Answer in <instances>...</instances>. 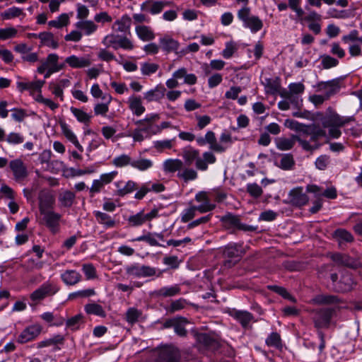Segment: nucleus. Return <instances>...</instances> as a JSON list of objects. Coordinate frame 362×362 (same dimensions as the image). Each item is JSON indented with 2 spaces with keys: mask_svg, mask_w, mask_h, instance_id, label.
<instances>
[{
  "mask_svg": "<svg viewBox=\"0 0 362 362\" xmlns=\"http://www.w3.org/2000/svg\"><path fill=\"white\" fill-rule=\"evenodd\" d=\"M135 32L138 37L142 41H151L155 38L153 30L147 25H137Z\"/></svg>",
  "mask_w": 362,
  "mask_h": 362,
  "instance_id": "obj_32",
  "label": "nucleus"
},
{
  "mask_svg": "<svg viewBox=\"0 0 362 362\" xmlns=\"http://www.w3.org/2000/svg\"><path fill=\"white\" fill-rule=\"evenodd\" d=\"M160 47L162 50L168 54L170 52L177 53L180 42L169 35H165L159 39Z\"/></svg>",
  "mask_w": 362,
  "mask_h": 362,
  "instance_id": "obj_24",
  "label": "nucleus"
},
{
  "mask_svg": "<svg viewBox=\"0 0 362 362\" xmlns=\"http://www.w3.org/2000/svg\"><path fill=\"white\" fill-rule=\"evenodd\" d=\"M131 25L132 18L126 14L113 23L112 29L117 32L125 33L130 28Z\"/></svg>",
  "mask_w": 362,
  "mask_h": 362,
  "instance_id": "obj_33",
  "label": "nucleus"
},
{
  "mask_svg": "<svg viewBox=\"0 0 362 362\" xmlns=\"http://www.w3.org/2000/svg\"><path fill=\"white\" fill-rule=\"evenodd\" d=\"M159 69V65L155 63L145 62L141 64V71L143 75L149 76L156 73Z\"/></svg>",
  "mask_w": 362,
  "mask_h": 362,
  "instance_id": "obj_64",
  "label": "nucleus"
},
{
  "mask_svg": "<svg viewBox=\"0 0 362 362\" xmlns=\"http://www.w3.org/2000/svg\"><path fill=\"white\" fill-rule=\"evenodd\" d=\"M288 204L296 207H301L309 201V198L305 193L303 192L302 187H297L292 189L288 193Z\"/></svg>",
  "mask_w": 362,
  "mask_h": 362,
  "instance_id": "obj_16",
  "label": "nucleus"
},
{
  "mask_svg": "<svg viewBox=\"0 0 362 362\" xmlns=\"http://www.w3.org/2000/svg\"><path fill=\"white\" fill-rule=\"evenodd\" d=\"M39 39L42 45L57 49L59 47V42L54 35L50 32H42L39 33Z\"/></svg>",
  "mask_w": 362,
  "mask_h": 362,
  "instance_id": "obj_34",
  "label": "nucleus"
},
{
  "mask_svg": "<svg viewBox=\"0 0 362 362\" xmlns=\"http://www.w3.org/2000/svg\"><path fill=\"white\" fill-rule=\"evenodd\" d=\"M129 107L132 112L136 115L140 116L145 112V107L142 105L141 99L138 96H131L128 100Z\"/></svg>",
  "mask_w": 362,
  "mask_h": 362,
  "instance_id": "obj_35",
  "label": "nucleus"
},
{
  "mask_svg": "<svg viewBox=\"0 0 362 362\" xmlns=\"http://www.w3.org/2000/svg\"><path fill=\"white\" fill-rule=\"evenodd\" d=\"M42 329V326L38 323L30 325L23 329L16 341L21 344L33 341L40 335Z\"/></svg>",
  "mask_w": 362,
  "mask_h": 362,
  "instance_id": "obj_8",
  "label": "nucleus"
},
{
  "mask_svg": "<svg viewBox=\"0 0 362 362\" xmlns=\"http://www.w3.org/2000/svg\"><path fill=\"white\" fill-rule=\"evenodd\" d=\"M40 214L42 216L40 223L45 226L52 234L58 233L60 230L61 214L53 210Z\"/></svg>",
  "mask_w": 362,
  "mask_h": 362,
  "instance_id": "obj_7",
  "label": "nucleus"
},
{
  "mask_svg": "<svg viewBox=\"0 0 362 362\" xmlns=\"http://www.w3.org/2000/svg\"><path fill=\"white\" fill-rule=\"evenodd\" d=\"M71 112L76 117L78 122L84 124H88L90 122L91 116L82 110L71 107Z\"/></svg>",
  "mask_w": 362,
  "mask_h": 362,
  "instance_id": "obj_55",
  "label": "nucleus"
},
{
  "mask_svg": "<svg viewBox=\"0 0 362 362\" xmlns=\"http://www.w3.org/2000/svg\"><path fill=\"white\" fill-rule=\"evenodd\" d=\"M81 275L76 270L68 269L61 274L62 281L67 286H74L81 280Z\"/></svg>",
  "mask_w": 362,
  "mask_h": 362,
  "instance_id": "obj_27",
  "label": "nucleus"
},
{
  "mask_svg": "<svg viewBox=\"0 0 362 362\" xmlns=\"http://www.w3.org/2000/svg\"><path fill=\"white\" fill-rule=\"evenodd\" d=\"M65 62L74 69L88 67L91 64V61L88 57H78L76 55L66 57Z\"/></svg>",
  "mask_w": 362,
  "mask_h": 362,
  "instance_id": "obj_26",
  "label": "nucleus"
},
{
  "mask_svg": "<svg viewBox=\"0 0 362 362\" xmlns=\"http://www.w3.org/2000/svg\"><path fill=\"white\" fill-rule=\"evenodd\" d=\"M182 158L188 165L195 161L196 168L202 171L206 170L209 164H214L216 161V158L212 152L206 151L203 153L202 157H200L199 151L192 147L183 149Z\"/></svg>",
  "mask_w": 362,
  "mask_h": 362,
  "instance_id": "obj_1",
  "label": "nucleus"
},
{
  "mask_svg": "<svg viewBox=\"0 0 362 362\" xmlns=\"http://www.w3.org/2000/svg\"><path fill=\"white\" fill-rule=\"evenodd\" d=\"M94 214L97 221L100 224L104 225L106 228L115 226L116 221L107 214L99 211H95Z\"/></svg>",
  "mask_w": 362,
  "mask_h": 362,
  "instance_id": "obj_39",
  "label": "nucleus"
},
{
  "mask_svg": "<svg viewBox=\"0 0 362 362\" xmlns=\"http://www.w3.org/2000/svg\"><path fill=\"white\" fill-rule=\"evenodd\" d=\"M187 305V300L182 298L173 300L169 306L166 308V310L170 313H174L177 311L181 310Z\"/></svg>",
  "mask_w": 362,
  "mask_h": 362,
  "instance_id": "obj_48",
  "label": "nucleus"
},
{
  "mask_svg": "<svg viewBox=\"0 0 362 362\" xmlns=\"http://www.w3.org/2000/svg\"><path fill=\"white\" fill-rule=\"evenodd\" d=\"M295 165L293 156L291 153L284 154L280 160V168L283 170H291Z\"/></svg>",
  "mask_w": 362,
  "mask_h": 362,
  "instance_id": "obj_56",
  "label": "nucleus"
},
{
  "mask_svg": "<svg viewBox=\"0 0 362 362\" xmlns=\"http://www.w3.org/2000/svg\"><path fill=\"white\" fill-rule=\"evenodd\" d=\"M59 290V288L54 284H44L31 293L30 298L33 300H40L45 298L47 296L55 294Z\"/></svg>",
  "mask_w": 362,
  "mask_h": 362,
  "instance_id": "obj_18",
  "label": "nucleus"
},
{
  "mask_svg": "<svg viewBox=\"0 0 362 362\" xmlns=\"http://www.w3.org/2000/svg\"><path fill=\"white\" fill-rule=\"evenodd\" d=\"M115 185L117 188V194L120 197H124L138 189L137 184L132 180H129L124 185L122 181L117 182Z\"/></svg>",
  "mask_w": 362,
  "mask_h": 362,
  "instance_id": "obj_29",
  "label": "nucleus"
},
{
  "mask_svg": "<svg viewBox=\"0 0 362 362\" xmlns=\"http://www.w3.org/2000/svg\"><path fill=\"white\" fill-rule=\"evenodd\" d=\"M351 120V118H344L341 117L337 113L331 114L330 115L325 117L322 120V124L324 128L331 127H343L346 124L349 123Z\"/></svg>",
  "mask_w": 362,
  "mask_h": 362,
  "instance_id": "obj_20",
  "label": "nucleus"
},
{
  "mask_svg": "<svg viewBox=\"0 0 362 362\" xmlns=\"http://www.w3.org/2000/svg\"><path fill=\"white\" fill-rule=\"evenodd\" d=\"M238 18L243 22L245 28H249L252 33H255L259 31L263 27V22L256 16L250 15V8L243 7L238 12Z\"/></svg>",
  "mask_w": 362,
  "mask_h": 362,
  "instance_id": "obj_4",
  "label": "nucleus"
},
{
  "mask_svg": "<svg viewBox=\"0 0 362 362\" xmlns=\"http://www.w3.org/2000/svg\"><path fill=\"white\" fill-rule=\"evenodd\" d=\"M166 91L163 86L158 85L154 89L150 90L144 93V99L148 102L159 101L165 96Z\"/></svg>",
  "mask_w": 362,
  "mask_h": 362,
  "instance_id": "obj_30",
  "label": "nucleus"
},
{
  "mask_svg": "<svg viewBox=\"0 0 362 362\" xmlns=\"http://www.w3.org/2000/svg\"><path fill=\"white\" fill-rule=\"evenodd\" d=\"M264 86L267 89V92L271 94L276 93L280 88L278 79L273 80L272 78H266Z\"/></svg>",
  "mask_w": 362,
  "mask_h": 362,
  "instance_id": "obj_63",
  "label": "nucleus"
},
{
  "mask_svg": "<svg viewBox=\"0 0 362 362\" xmlns=\"http://www.w3.org/2000/svg\"><path fill=\"white\" fill-rule=\"evenodd\" d=\"M288 7L296 13V18L303 21V16L304 15V11L300 7L301 0H288Z\"/></svg>",
  "mask_w": 362,
  "mask_h": 362,
  "instance_id": "obj_53",
  "label": "nucleus"
},
{
  "mask_svg": "<svg viewBox=\"0 0 362 362\" xmlns=\"http://www.w3.org/2000/svg\"><path fill=\"white\" fill-rule=\"evenodd\" d=\"M267 288L269 290L280 295L284 298L288 299L293 303L296 302V298L292 296L285 288L276 285H269Z\"/></svg>",
  "mask_w": 362,
  "mask_h": 362,
  "instance_id": "obj_49",
  "label": "nucleus"
},
{
  "mask_svg": "<svg viewBox=\"0 0 362 362\" xmlns=\"http://www.w3.org/2000/svg\"><path fill=\"white\" fill-rule=\"evenodd\" d=\"M9 168L16 182H23L28 175L27 167L20 158L11 160L9 162Z\"/></svg>",
  "mask_w": 362,
  "mask_h": 362,
  "instance_id": "obj_14",
  "label": "nucleus"
},
{
  "mask_svg": "<svg viewBox=\"0 0 362 362\" xmlns=\"http://www.w3.org/2000/svg\"><path fill=\"white\" fill-rule=\"evenodd\" d=\"M75 198L76 195L73 192L66 190L59 195L58 199L62 206L69 208L74 203Z\"/></svg>",
  "mask_w": 362,
  "mask_h": 362,
  "instance_id": "obj_40",
  "label": "nucleus"
},
{
  "mask_svg": "<svg viewBox=\"0 0 362 362\" xmlns=\"http://www.w3.org/2000/svg\"><path fill=\"white\" fill-rule=\"evenodd\" d=\"M266 344L269 347H274L276 349H281L283 344L281 336L279 333L272 332L266 339Z\"/></svg>",
  "mask_w": 362,
  "mask_h": 362,
  "instance_id": "obj_46",
  "label": "nucleus"
},
{
  "mask_svg": "<svg viewBox=\"0 0 362 362\" xmlns=\"http://www.w3.org/2000/svg\"><path fill=\"white\" fill-rule=\"evenodd\" d=\"M334 311V309L329 308L316 310L313 316L315 327L318 329L328 327Z\"/></svg>",
  "mask_w": 362,
  "mask_h": 362,
  "instance_id": "obj_10",
  "label": "nucleus"
},
{
  "mask_svg": "<svg viewBox=\"0 0 362 362\" xmlns=\"http://www.w3.org/2000/svg\"><path fill=\"white\" fill-rule=\"evenodd\" d=\"M355 285L352 276L349 274H344L341 276L340 281L337 282L336 290L339 292H348L353 289Z\"/></svg>",
  "mask_w": 362,
  "mask_h": 362,
  "instance_id": "obj_28",
  "label": "nucleus"
},
{
  "mask_svg": "<svg viewBox=\"0 0 362 362\" xmlns=\"http://www.w3.org/2000/svg\"><path fill=\"white\" fill-rule=\"evenodd\" d=\"M184 165L183 162L180 159H167L163 163V170L166 173H173L176 171H180Z\"/></svg>",
  "mask_w": 362,
  "mask_h": 362,
  "instance_id": "obj_37",
  "label": "nucleus"
},
{
  "mask_svg": "<svg viewBox=\"0 0 362 362\" xmlns=\"http://www.w3.org/2000/svg\"><path fill=\"white\" fill-rule=\"evenodd\" d=\"M296 141H298L303 150L306 151L313 152L320 148L319 144H310L309 141L296 135H293L291 139H277L276 140V147L281 151H288L293 147Z\"/></svg>",
  "mask_w": 362,
  "mask_h": 362,
  "instance_id": "obj_2",
  "label": "nucleus"
},
{
  "mask_svg": "<svg viewBox=\"0 0 362 362\" xmlns=\"http://www.w3.org/2000/svg\"><path fill=\"white\" fill-rule=\"evenodd\" d=\"M75 27L80 31H83L86 35H92L98 29V25L92 21H78L76 23Z\"/></svg>",
  "mask_w": 362,
  "mask_h": 362,
  "instance_id": "obj_36",
  "label": "nucleus"
},
{
  "mask_svg": "<svg viewBox=\"0 0 362 362\" xmlns=\"http://www.w3.org/2000/svg\"><path fill=\"white\" fill-rule=\"evenodd\" d=\"M229 315L238 322H240L241 326L245 329L251 327L250 324L252 321L254 320L253 315L246 310H238L236 309H233L230 310Z\"/></svg>",
  "mask_w": 362,
  "mask_h": 362,
  "instance_id": "obj_19",
  "label": "nucleus"
},
{
  "mask_svg": "<svg viewBox=\"0 0 362 362\" xmlns=\"http://www.w3.org/2000/svg\"><path fill=\"white\" fill-rule=\"evenodd\" d=\"M132 161L133 160H132L130 156L126 154H122L119 156L115 157L112 160V164L116 167L122 168L128 165H131Z\"/></svg>",
  "mask_w": 362,
  "mask_h": 362,
  "instance_id": "obj_61",
  "label": "nucleus"
},
{
  "mask_svg": "<svg viewBox=\"0 0 362 362\" xmlns=\"http://www.w3.org/2000/svg\"><path fill=\"white\" fill-rule=\"evenodd\" d=\"M22 14H23V12L21 8L13 6L4 11L1 16L4 20H8L18 17Z\"/></svg>",
  "mask_w": 362,
  "mask_h": 362,
  "instance_id": "obj_58",
  "label": "nucleus"
},
{
  "mask_svg": "<svg viewBox=\"0 0 362 362\" xmlns=\"http://www.w3.org/2000/svg\"><path fill=\"white\" fill-rule=\"evenodd\" d=\"M189 323L188 320L184 317H177V320L173 327L175 332L181 337H185L187 334V331L185 329L186 325Z\"/></svg>",
  "mask_w": 362,
  "mask_h": 362,
  "instance_id": "obj_44",
  "label": "nucleus"
},
{
  "mask_svg": "<svg viewBox=\"0 0 362 362\" xmlns=\"http://www.w3.org/2000/svg\"><path fill=\"white\" fill-rule=\"evenodd\" d=\"M195 200L198 202H202L199 206H196L197 211L200 213L211 211L215 209L216 205L210 202L208 193L206 192H199L195 195Z\"/></svg>",
  "mask_w": 362,
  "mask_h": 362,
  "instance_id": "obj_22",
  "label": "nucleus"
},
{
  "mask_svg": "<svg viewBox=\"0 0 362 362\" xmlns=\"http://www.w3.org/2000/svg\"><path fill=\"white\" fill-rule=\"evenodd\" d=\"M102 43L106 47H112L117 50L119 48H122L127 50H132L134 48L133 42L126 36L110 34L106 35Z\"/></svg>",
  "mask_w": 362,
  "mask_h": 362,
  "instance_id": "obj_5",
  "label": "nucleus"
},
{
  "mask_svg": "<svg viewBox=\"0 0 362 362\" xmlns=\"http://www.w3.org/2000/svg\"><path fill=\"white\" fill-rule=\"evenodd\" d=\"M160 115L158 113H152L147 115L143 119L135 122V124L138 126L146 134V137H150L152 135L158 134V125L156 123L160 119Z\"/></svg>",
  "mask_w": 362,
  "mask_h": 362,
  "instance_id": "obj_6",
  "label": "nucleus"
},
{
  "mask_svg": "<svg viewBox=\"0 0 362 362\" xmlns=\"http://www.w3.org/2000/svg\"><path fill=\"white\" fill-rule=\"evenodd\" d=\"M83 318L82 314H78L68 319L66 322V325L71 330L76 331L79 329L80 325L83 323Z\"/></svg>",
  "mask_w": 362,
  "mask_h": 362,
  "instance_id": "obj_54",
  "label": "nucleus"
},
{
  "mask_svg": "<svg viewBox=\"0 0 362 362\" xmlns=\"http://www.w3.org/2000/svg\"><path fill=\"white\" fill-rule=\"evenodd\" d=\"M84 310L88 315H94L101 317L106 316L104 308L100 305L95 303L86 304L84 306Z\"/></svg>",
  "mask_w": 362,
  "mask_h": 362,
  "instance_id": "obj_42",
  "label": "nucleus"
},
{
  "mask_svg": "<svg viewBox=\"0 0 362 362\" xmlns=\"http://www.w3.org/2000/svg\"><path fill=\"white\" fill-rule=\"evenodd\" d=\"M171 2L165 0H146L141 4V10L151 15H156L161 13L165 7L169 6Z\"/></svg>",
  "mask_w": 362,
  "mask_h": 362,
  "instance_id": "obj_13",
  "label": "nucleus"
},
{
  "mask_svg": "<svg viewBox=\"0 0 362 362\" xmlns=\"http://www.w3.org/2000/svg\"><path fill=\"white\" fill-rule=\"evenodd\" d=\"M205 140L206 141V144H209L210 150L214 151L215 152L223 153L227 148L226 146H224L223 145L217 143L215 134L212 131H208L206 132V134H205Z\"/></svg>",
  "mask_w": 362,
  "mask_h": 362,
  "instance_id": "obj_31",
  "label": "nucleus"
},
{
  "mask_svg": "<svg viewBox=\"0 0 362 362\" xmlns=\"http://www.w3.org/2000/svg\"><path fill=\"white\" fill-rule=\"evenodd\" d=\"M141 315L142 312L141 310L135 308H130L126 312L125 319L129 324L134 325L138 322Z\"/></svg>",
  "mask_w": 362,
  "mask_h": 362,
  "instance_id": "obj_50",
  "label": "nucleus"
},
{
  "mask_svg": "<svg viewBox=\"0 0 362 362\" xmlns=\"http://www.w3.org/2000/svg\"><path fill=\"white\" fill-rule=\"evenodd\" d=\"M334 236L339 240V242L345 241L351 243L354 240V237L351 233L345 229H337L334 233Z\"/></svg>",
  "mask_w": 362,
  "mask_h": 362,
  "instance_id": "obj_57",
  "label": "nucleus"
},
{
  "mask_svg": "<svg viewBox=\"0 0 362 362\" xmlns=\"http://www.w3.org/2000/svg\"><path fill=\"white\" fill-rule=\"evenodd\" d=\"M330 258L339 266L351 269H357L361 266V263L358 259L351 257L346 254L335 252L330 255Z\"/></svg>",
  "mask_w": 362,
  "mask_h": 362,
  "instance_id": "obj_17",
  "label": "nucleus"
},
{
  "mask_svg": "<svg viewBox=\"0 0 362 362\" xmlns=\"http://www.w3.org/2000/svg\"><path fill=\"white\" fill-rule=\"evenodd\" d=\"M181 287L179 284L170 286H163L153 291V296L156 298H169L180 294Z\"/></svg>",
  "mask_w": 362,
  "mask_h": 362,
  "instance_id": "obj_23",
  "label": "nucleus"
},
{
  "mask_svg": "<svg viewBox=\"0 0 362 362\" xmlns=\"http://www.w3.org/2000/svg\"><path fill=\"white\" fill-rule=\"evenodd\" d=\"M280 95L287 100L289 104H291L294 107L300 109L303 104L301 97L296 94L290 93L289 92L282 90Z\"/></svg>",
  "mask_w": 362,
  "mask_h": 362,
  "instance_id": "obj_43",
  "label": "nucleus"
},
{
  "mask_svg": "<svg viewBox=\"0 0 362 362\" xmlns=\"http://www.w3.org/2000/svg\"><path fill=\"white\" fill-rule=\"evenodd\" d=\"M155 237H157L158 239L163 240L164 235L163 233H151L150 232H147L146 233L144 234L143 235L139 236L136 238L132 239L131 241L132 242H141L144 241L147 243L151 246H159V247H165L164 245L160 244L157 240L155 238Z\"/></svg>",
  "mask_w": 362,
  "mask_h": 362,
  "instance_id": "obj_25",
  "label": "nucleus"
},
{
  "mask_svg": "<svg viewBox=\"0 0 362 362\" xmlns=\"http://www.w3.org/2000/svg\"><path fill=\"white\" fill-rule=\"evenodd\" d=\"M321 64L325 69L335 67L339 64V61L328 54H324L320 57Z\"/></svg>",
  "mask_w": 362,
  "mask_h": 362,
  "instance_id": "obj_59",
  "label": "nucleus"
},
{
  "mask_svg": "<svg viewBox=\"0 0 362 362\" xmlns=\"http://www.w3.org/2000/svg\"><path fill=\"white\" fill-rule=\"evenodd\" d=\"M131 166L141 171H144L153 166V161L150 159L140 158L133 160Z\"/></svg>",
  "mask_w": 362,
  "mask_h": 362,
  "instance_id": "obj_47",
  "label": "nucleus"
},
{
  "mask_svg": "<svg viewBox=\"0 0 362 362\" xmlns=\"http://www.w3.org/2000/svg\"><path fill=\"white\" fill-rule=\"evenodd\" d=\"M125 271L129 276L136 278L151 277L153 276L161 277L163 274V271L158 270L155 267L148 265H139V264L127 266Z\"/></svg>",
  "mask_w": 362,
  "mask_h": 362,
  "instance_id": "obj_3",
  "label": "nucleus"
},
{
  "mask_svg": "<svg viewBox=\"0 0 362 362\" xmlns=\"http://www.w3.org/2000/svg\"><path fill=\"white\" fill-rule=\"evenodd\" d=\"M65 338L61 334L54 335L53 337L49 339H45L36 344L37 349H42L48 346H53L54 351H58L61 349L59 346L64 345Z\"/></svg>",
  "mask_w": 362,
  "mask_h": 362,
  "instance_id": "obj_21",
  "label": "nucleus"
},
{
  "mask_svg": "<svg viewBox=\"0 0 362 362\" xmlns=\"http://www.w3.org/2000/svg\"><path fill=\"white\" fill-rule=\"evenodd\" d=\"M70 16L68 13H62L57 19L49 21L48 25L51 28H62L69 24Z\"/></svg>",
  "mask_w": 362,
  "mask_h": 362,
  "instance_id": "obj_45",
  "label": "nucleus"
},
{
  "mask_svg": "<svg viewBox=\"0 0 362 362\" xmlns=\"http://www.w3.org/2000/svg\"><path fill=\"white\" fill-rule=\"evenodd\" d=\"M62 132L65 137L71 142L76 148H77L81 152L83 151V146L79 144L76 135L74 132L69 128L68 125L65 123L62 124L61 125Z\"/></svg>",
  "mask_w": 362,
  "mask_h": 362,
  "instance_id": "obj_41",
  "label": "nucleus"
},
{
  "mask_svg": "<svg viewBox=\"0 0 362 362\" xmlns=\"http://www.w3.org/2000/svg\"><path fill=\"white\" fill-rule=\"evenodd\" d=\"M5 141L11 145H18L23 143L24 136L17 132H11L6 136Z\"/></svg>",
  "mask_w": 362,
  "mask_h": 362,
  "instance_id": "obj_62",
  "label": "nucleus"
},
{
  "mask_svg": "<svg viewBox=\"0 0 362 362\" xmlns=\"http://www.w3.org/2000/svg\"><path fill=\"white\" fill-rule=\"evenodd\" d=\"M314 88L317 92H323L325 98H330L331 96L337 93L340 89L339 81L337 78L328 81L318 82Z\"/></svg>",
  "mask_w": 362,
  "mask_h": 362,
  "instance_id": "obj_12",
  "label": "nucleus"
},
{
  "mask_svg": "<svg viewBox=\"0 0 362 362\" xmlns=\"http://www.w3.org/2000/svg\"><path fill=\"white\" fill-rule=\"evenodd\" d=\"M38 199L40 214L52 210L55 203V198L51 191L47 189L41 190L38 195Z\"/></svg>",
  "mask_w": 362,
  "mask_h": 362,
  "instance_id": "obj_15",
  "label": "nucleus"
},
{
  "mask_svg": "<svg viewBox=\"0 0 362 362\" xmlns=\"http://www.w3.org/2000/svg\"><path fill=\"white\" fill-rule=\"evenodd\" d=\"M177 177L182 179L185 182L189 180H194L197 178V172L193 168H185L182 171H180L177 173Z\"/></svg>",
  "mask_w": 362,
  "mask_h": 362,
  "instance_id": "obj_52",
  "label": "nucleus"
},
{
  "mask_svg": "<svg viewBox=\"0 0 362 362\" xmlns=\"http://www.w3.org/2000/svg\"><path fill=\"white\" fill-rule=\"evenodd\" d=\"M197 341L208 349H216L218 346V343L211 335L206 333H201L197 336Z\"/></svg>",
  "mask_w": 362,
  "mask_h": 362,
  "instance_id": "obj_38",
  "label": "nucleus"
},
{
  "mask_svg": "<svg viewBox=\"0 0 362 362\" xmlns=\"http://www.w3.org/2000/svg\"><path fill=\"white\" fill-rule=\"evenodd\" d=\"M146 221L144 214L141 211L135 215L130 216L128 218L129 224L131 226H139Z\"/></svg>",
  "mask_w": 362,
  "mask_h": 362,
  "instance_id": "obj_60",
  "label": "nucleus"
},
{
  "mask_svg": "<svg viewBox=\"0 0 362 362\" xmlns=\"http://www.w3.org/2000/svg\"><path fill=\"white\" fill-rule=\"evenodd\" d=\"M180 353L173 346H165L161 348L155 362H180Z\"/></svg>",
  "mask_w": 362,
  "mask_h": 362,
  "instance_id": "obj_11",
  "label": "nucleus"
},
{
  "mask_svg": "<svg viewBox=\"0 0 362 362\" xmlns=\"http://www.w3.org/2000/svg\"><path fill=\"white\" fill-rule=\"evenodd\" d=\"M224 226L228 228H235L243 231L253 232L257 228V226H248L240 222V217L232 214H228L221 218Z\"/></svg>",
  "mask_w": 362,
  "mask_h": 362,
  "instance_id": "obj_9",
  "label": "nucleus"
},
{
  "mask_svg": "<svg viewBox=\"0 0 362 362\" xmlns=\"http://www.w3.org/2000/svg\"><path fill=\"white\" fill-rule=\"evenodd\" d=\"M246 192L254 199L259 198L263 194V189L257 183H248L246 186Z\"/></svg>",
  "mask_w": 362,
  "mask_h": 362,
  "instance_id": "obj_51",
  "label": "nucleus"
}]
</instances>
